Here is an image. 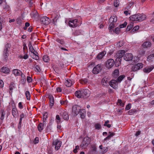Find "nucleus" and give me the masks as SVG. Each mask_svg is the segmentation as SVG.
Returning a JSON list of instances; mask_svg holds the SVG:
<instances>
[{
	"instance_id": "1",
	"label": "nucleus",
	"mask_w": 154,
	"mask_h": 154,
	"mask_svg": "<svg viewBox=\"0 0 154 154\" xmlns=\"http://www.w3.org/2000/svg\"><path fill=\"white\" fill-rule=\"evenodd\" d=\"M146 16L143 14H138L131 16L130 17V20L132 21H142L146 19Z\"/></svg>"
},
{
	"instance_id": "2",
	"label": "nucleus",
	"mask_w": 154,
	"mask_h": 154,
	"mask_svg": "<svg viewBox=\"0 0 154 154\" xmlns=\"http://www.w3.org/2000/svg\"><path fill=\"white\" fill-rule=\"evenodd\" d=\"M11 47V45L10 43H7L5 46V48L3 51V55L4 57L5 60L8 59V58L9 56V53Z\"/></svg>"
},
{
	"instance_id": "3",
	"label": "nucleus",
	"mask_w": 154,
	"mask_h": 154,
	"mask_svg": "<svg viewBox=\"0 0 154 154\" xmlns=\"http://www.w3.org/2000/svg\"><path fill=\"white\" fill-rule=\"evenodd\" d=\"M125 53V51L124 50H122L118 52L116 55V59L115 60V62L118 63V64H119L121 63V61L122 57Z\"/></svg>"
},
{
	"instance_id": "4",
	"label": "nucleus",
	"mask_w": 154,
	"mask_h": 154,
	"mask_svg": "<svg viewBox=\"0 0 154 154\" xmlns=\"http://www.w3.org/2000/svg\"><path fill=\"white\" fill-rule=\"evenodd\" d=\"M28 46L29 50L32 53H33V57H32V58L36 60H38L39 58L38 56V52L37 51H35V49H34L31 42H29L28 45Z\"/></svg>"
},
{
	"instance_id": "5",
	"label": "nucleus",
	"mask_w": 154,
	"mask_h": 154,
	"mask_svg": "<svg viewBox=\"0 0 154 154\" xmlns=\"http://www.w3.org/2000/svg\"><path fill=\"white\" fill-rule=\"evenodd\" d=\"M103 69V67L101 64H98L93 69L92 72L95 74H97L100 72Z\"/></svg>"
},
{
	"instance_id": "6",
	"label": "nucleus",
	"mask_w": 154,
	"mask_h": 154,
	"mask_svg": "<svg viewBox=\"0 0 154 154\" xmlns=\"http://www.w3.org/2000/svg\"><path fill=\"white\" fill-rule=\"evenodd\" d=\"M114 61L112 59H109L106 62V66L108 69L112 68L114 65Z\"/></svg>"
},
{
	"instance_id": "7",
	"label": "nucleus",
	"mask_w": 154,
	"mask_h": 154,
	"mask_svg": "<svg viewBox=\"0 0 154 154\" xmlns=\"http://www.w3.org/2000/svg\"><path fill=\"white\" fill-rule=\"evenodd\" d=\"M62 142L58 139H57L53 141L52 142L53 146H55V149L56 150H58L61 146Z\"/></svg>"
},
{
	"instance_id": "8",
	"label": "nucleus",
	"mask_w": 154,
	"mask_h": 154,
	"mask_svg": "<svg viewBox=\"0 0 154 154\" xmlns=\"http://www.w3.org/2000/svg\"><path fill=\"white\" fill-rule=\"evenodd\" d=\"M40 21L44 25H48L50 23V20L46 16H44L41 18Z\"/></svg>"
},
{
	"instance_id": "9",
	"label": "nucleus",
	"mask_w": 154,
	"mask_h": 154,
	"mask_svg": "<svg viewBox=\"0 0 154 154\" xmlns=\"http://www.w3.org/2000/svg\"><path fill=\"white\" fill-rule=\"evenodd\" d=\"M81 107L78 105H75L72 107V112L76 116L80 112Z\"/></svg>"
},
{
	"instance_id": "10",
	"label": "nucleus",
	"mask_w": 154,
	"mask_h": 154,
	"mask_svg": "<svg viewBox=\"0 0 154 154\" xmlns=\"http://www.w3.org/2000/svg\"><path fill=\"white\" fill-rule=\"evenodd\" d=\"M77 19L70 20L68 24L70 26L72 27H75L79 25Z\"/></svg>"
},
{
	"instance_id": "11",
	"label": "nucleus",
	"mask_w": 154,
	"mask_h": 154,
	"mask_svg": "<svg viewBox=\"0 0 154 154\" xmlns=\"http://www.w3.org/2000/svg\"><path fill=\"white\" fill-rule=\"evenodd\" d=\"M143 67V64L141 63H138L133 66L131 68V71H136L142 68Z\"/></svg>"
},
{
	"instance_id": "12",
	"label": "nucleus",
	"mask_w": 154,
	"mask_h": 154,
	"mask_svg": "<svg viewBox=\"0 0 154 154\" xmlns=\"http://www.w3.org/2000/svg\"><path fill=\"white\" fill-rule=\"evenodd\" d=\"M143 67V64L141 63H138L133 66L131 68V71H136L142 68Z\"/></svg>"
},
{
	"instance_id": "13",
	"label": "nucleus",
	"mask_w": 154,
	"mask_h": 154,
	"mask_svg": "<svg viewBox=\"0 0 154 154\" xmlns=\"http://www.w3.org/2000/svg\"><path fill=\"white\" fill-rule=\"evenodd\" d=\"M109 85L111 87L115 89H116L118 88V82L116 80L112 79L109 82Z\"/></svg>"
},
{
	"instance_id": "14",
	"label": "nucleus",
	"mask_w": 154,
	"mask_h": 154,
	"mask_svg": "<svg viewBox=\"0 0 154 154\" xmlns=\"http://www.w3.org/2000/svg\"><path fill=\"white\" fill-rule=\"evenodd\" d=\"M133 57L132 54L131 53H126L124 56V59L126 61L131 60Z\"/></svg>"
},
{
	"instance_id": "15",
	"label": "nucleus",
	"mask_w": 154,
	"mask_h": 154,
	"mask_svg": "<svg viewBox=\"0 0 154 154\" xmlns=\"http://www.w3.org/2000/svg\"><path fill=\"white\" fill-rule=\"evenodd\" d=\"M60 116H62L63 119L66 120H67L69 119V116L67 112L66 111L62 112L60 113Z\"/></svg>"
},
{
	"instance_id": "16",
	"label": "nucleus",
	"mask_w": 154,
	"mask_h": 154,
	"mask_svg": "<svg viewBox=\"0 0 154 154\" xmlns=\"http://www.w3.org/2000/svg\"><path fill=\"white\" fill-rule=\"evenodd\" d=\"M91 140V138L89 137L87 135L86 137L84 138L83 140L88 146V145L90 143Z\"/></svg>"
},
{
	"instance_id": "17",
	"label": "nucleus",
	"mask_w": 154,
	"mask_h": 154,
	"mask_svg": "<svg viewBox=\"0 0 154 154\" xmlns=\"http://www.w3.org/2000/svg\"><path fill=\"white\" fill-rule=\"evenodd\" d=\"M147 60L150 62L154 63V54H151L148 56Z\"/></svg>"
},
{
	"instance_id": "18",
	"label": "nucleus",
	"mask_w": 154,
	"mask_h": 154,
	"mask_svg": "<svg viewBox=\"0 0 154 154\" xmlns=\"http://www.w3.org/2000/svg\"><path fill=\"white\" fill-rule=\"evenodd\" d=\"M81 91L82 93V98H85L88 97L87 91L86 90L83 89Z\"/></svg>"
},
{
	"instance_id": "19",
	"label": "nucleus",
	"mask_w": 154,
	"mask_h": 154,
	"mask_svg": "<svg viewBox=\"0 0 154 154\" xmlns=\"http://www.w3.org/2000/svg\"><path fill=\"white\" fill-rule=\"evenodd\" d=\"M15 84L13 82L11 83L10 85L9 86V93L11 94H12V91L15 88Z\"/></svg>"
},
{
	"instance_id": "20",
	"label": "nucleus",
	"mask_w": 154,
	"mask_h": 154,
	"mask_svg": "<svg viewBox=\"0 0 154 154\" xmlns=\"http://www.w3.org/2000/svg\"><path fill=\"white\" fill-rule=\"evenodd\" d=\"M49 99L50 102V108H51L54 103V99L52 95L49 96Z\"/></svg>"
},
{
	"instance_id": "21",
	"label": "nucleus",
	"mask_w": 154,
	"mask_h": 154,
	"mask_svg": "<svg viewBox=\"0 0 154 154\" xmlns=\"http://www.w3.org/2000/svg\"><path fill=\"white\" fill-rule=\"evenodd\" d=\"M106 52L103 51L99 53L97 56V59H101L103 58V57L106 54Z\"/></svg>"
},
{
	"instance_id": "22",
	"label": "nucleus",
	"mask_w": 154,
	"mask_h": 154,
	"mask_svg": "<svg viewBox=\"0 0 154 154\" xmlns=\"http://www.w3.org/2000/svg\"><path fill=\"white\" fill-rule=\"evenodd\" d=\"M1 116L0 117V119L1 120L0 121L1 124H2V121L5 118V112L4 111V110H2L1 111Z\"/></svg>"
},
{
	"instance_id": "23",
	"label": "nucleus",
	"mask_w": 154,
	"mask_h": 154,
	"mask_svg": "<svg viewBox=\"0 0 154 154\" xmlns=\"http://www.w3.org/2000/svg\"><path fill=\"white\" fill-rule=\"evenodd\" d=\"M12 114L13 116L14 117H16L18 114V112L17 109L15 107L12 109Z\"/></svg>"
},
{
	"instance_id": "24",
	"label": "nucleus",
	"mask_w": 154,
	"mask_h": 154,
	"mask_svg": "<svg viewBox=\"0 0 154 154\" xmlns=\"http://www.w3.org/2000/svg\"><path fill=\"white\" fill-rule=\"evenodd\" d=\"M1 72L5 73H8L10 72V70L8 68L4 66L1 69Z\"/></svg>"
},
{
	"instance_id": "25",
	"label": "nucleus",
	"mask_w": 154,
	"mask_h": 154,
	"mask_svg": "<svg viewBox=\"0 0 154 154\" xmlns=\"http://www.w3.org/2000/svg\"><path fill=\"white\" fill-rule=\"evenodd\" d=\"M117 20V17L115 16L111 17L109 19V22L110 23L116 22Z\"/></svg>"
},
{
	"instance_id": "26",
	"label": "nucleus",
	"mask_w": 154,
	"mask_h": 154,
	"mask_svg": "<svg viewBox=\"0 0 154 154\" xmlns=\"http://www.w3.org/2000/svg\"><path fill=\"white\" fill-rule=\"evenodd\" d=\"M151 45V43L149 42H145L143 43L142 46L144 48L149 47Z\"/></svg>"
},
{
	"instance_id": "27",
	"label": "nucleus",
	"mask_w": 154,
	"mask_h": 154,
	"mask_svg": "<svg viewBox=\"0 0 154 154\" xmlns=\"http://www.w3.org/2000/svg\"><path fill=\"white\" fill-rule=\"evenodd\" d=\"M153 69V68L150 66L146 67L143 69V71L145 73H149Z\"/></svg>"
},
{
	"instance_id": "28",
	"label": "nucleus",
	"mask_w": 154,
	"mask_h": 154,
	"mask_svg": "<svg viewBox=\"0 0 154 154\" xmlns=\"http://www.w3.org/2000/svg\"><path fill=\"white\" fill-rule=\"evenodd\" d=\"M21 82L22 84H24L26 82V76L23 73L21 74Z\"/></svg>"
},
{
	"instance_id": "29",
	"label": "nucleus",
	"mask_w": 154,
	"mask_h": 154,
	"mask_svg": "<svg viewBox=\"0 0 154 154\" xmlns=\"http://www.w3.org/2000/svg\"><path fill=\"white\" fill-rule=\"evenodd\" d=\"M99 148L102 150V152L103 154L106 153L108 151V148L105 147H103L102 145L99 146Z\"/></svg>"
},
{
	"instance_id": "30",
	"label": "nucleus",
	"mask_w": 154,
	"mask_h": 154,
	"mask_svg": "<svg viewBox=\"0 0 154 154\" xmlns=\"http://www.w3.org/2000/svg\"><path fill=\"white\" fill-rule=\"evenodd\" d=\"M65 85L68 87H70L72 85V82L70 79L66 80L65 82Z\"/></svg>"
},
{
	"instance_id": "31",
	"label": "nucleus",
	"mask_w": 154,
	"mask_h": 154,
	"mask_svg": "<svg viewBox=\"0 0 154 154\" xmlns=\"http://www.w3.org/2000/svg\"><path fill=\"white\" fill-rule=\"evenodd\" d=\"M14 74L16 75H20L22 73L21 71L17 69H14L13 70Z\"/></svg>"
},
{
	"instance_id": "32",
	"label": "nucleus",
	"mask_w": 154,
	"mask_h": 154,
	"mask_svg": "<svg viewBox=\"0 0 154 154\" xmlns=\"http://www.w3.org/2000/svg\"><path fill=\"white\" fill-rule=\"evenodd\" d=\"M81 118L84 119L85 117V115L86 114V112L84 109H81L79 112Z\"/></svg>"
},
{
	"instance_id": "33",
	"label": "nucleus",
	"mask_w": 154,
	"mask_h": 154,
	"mask_svg": "<svg viewBox=\"0 0 154 154\" xmlns=\"http://www.w3.org/2000/svg\"><path fill=\"white\" fill-rule=\"evenodd\" d=\"M125 77V75H121L117 78L116 81L118 83H120Z\"/></svg>"
},
{
	"instance_id": "34",
	"label": "nucleus",
	"mask_w": 154,
	"mask_h": 154,
	"mask_svg": "<svg viewBox=\"0 0 154 154\" xmlns=\"http://www.w3.org/2000/svg\"><path fill=\"white\" fill-rule=\"evenodd\" d=\"M75 95L77 97L80 98H82L81 91H76L75 93Z\"/></svg>"
},
{
	"instance_id": "35",
	"label": "nucleus",
	"mask_w": 154,
	"mask_h": 154,
	"mask_svg": "<svg viewBox=\"0 0 154 154\" xmlns=\"http://www.w3.org/2000/svg\"><path fill=\"white\" fill-rule=\"evenodd\" d=\"M119 70L118 69H116L113 72V75L114 77L116 78L119 76Z\"/></svg>"
},
{
	"instance_id": "36",
	"label": "nucleus",
	"mask_w": 154,
	"mask_h": 154,
	"mask_svg": "<svg viewBox=\"0 0 154 154\" xmlns=\"http://www.w3.org/2000/svg\"><path fill=\"white\" fill-rule=\"evenodd\" d=\"M133 26L134 23H131L128 26L126 29V31H130L133 27Z\"/></svg>"
},
{
	"instance_id": "37",
	"label": "nucleus",
	"mask_w": 154,
	"mask_h": 154,
	"mask_svg": "<svg viewBox=\"0 0 154 154\" xmlns=\"http://www.w3.org/2000/svg\"><path fill=\"white\" fill-rule=\"evenodd\" d=\"M44 126L42 125V123H40L38 126V131L41 132L44 129Z\"/></svg>"
},
{
	"instance_id": "38",
	"label": "nucleus",
	"mask_w": 154,
	"mask_h": 154,
	"mask_svg": "<svg viewBox=\"0 0 154 154\" xmlns=\"http://www.w3.org/2000/svg\"><path fill=\"white\" fill-rule=\"evenodd\" d=\"M43 60L45 62H48L49 61V58L48 55H45L43 57Z\"/></svg>"
},
{
	"instance_id": "39",
	"label": "nucleus",
	"mask_w": 154,
	"mask_h": 154,
	"mask_svg": "<svg viewBox=\"0 0 154 154\" xmlns=\"http://www.w3.org/2000/svg\"><path fill=\"white\" fill-rule=\"evenodd\" d=\"M114 26L115 24L114 23H110L109 27V31L112 32V30H113V29L114 27Z\"/></svg>"
},
{
	"instance_id": "40",
	"label": "nucleus",
	"mask_w": 154,
	"mask_h": 154,
	"mask_svg": "<svg viewBox=\"0 0 154 154\" xmlns=\"http://www.w3.org/2000/svg\"><path fill=\"white\" fill-rule=\"evenodd\" d=\"M25 95L27 100H30V96L29 91H26V92Z\"/></svg>"
},
{
	"instance_id": "41",
	"label": "nucleus",
	"mask_w": 154,
	"mask_h": 154,
	"mask_svg": "<svg viewBox=\"0 0 154 154\" xmlns=\"http://www.w3.org/2000/svg\"><path fill=\"white\" fill-rule=\"evenodd\" d=\"M108 81H107V80L106 79H105L104 78L101 81V84L103 85H104V86L106 85V84H107V83H108Z\"/></svg>"
},
{
	"instance_id": "42",
	"label": "nucleus",
	"mask_w": 154,
	"mask_h": 154,
	"mask_svg": "<svg viewBox=\"0 0 154 154\" xmlns=\"http://www.w3.org/2000/svg\"><path fill=\"white\" fill-rule=\"evenodd\" d=\"M117 104L118 105H119L122 107H123L125 105V104L122 102V100L121 99H118Z\"/></svg>"
},
{
	"instance_id": "43",
	"label": "nucleus",
	"mask_w": 154,
	"mask_h": 154,
	"mask_svg": "<svg viewBox=\"0 0 154 154\" xmlns=\"http://www.w3.org/2000/svg\"><path fill=\"white\" fill-rule=\"evenodd\" d=\"M109 122V120H107L105 122V123L103 124V126H106L108 128H110L111 127V125L109 124H108Z\"/></svg>"
},
{
	"instance_id": "44",
	"label": "nucleus",
	"mask_w": 154,
	"mask_h": 154,
	"mask_svg": "<svg viewBox=\"0 0 154 154\" xmlns=\"http://www.w3.org/2000/svg\"><path fill=\"white\" fill-rule=\"evenodd\" d=\"M94 127L95 129L99 130L101 128V126L100 124L97 123L94 125Z\"/></svg>"
},
{
	"instance_id": "45",
	"label": "nucleus",
	"mask_w": 154,
	"mask_h": 154,
	"mask_svg": "<svg viewBox=\"0 0 154 154\" xmlns=\"http://www.w3.org/2000/svg\"><path fill=\"white\" fill-rule=\"evenodd\" d=\"M56 122L57 125H59V123L60 122L61 119L60 118V116L59 115H57L56 116Z\"/></svg>"
},
{
	"instance_id": "46",
	"label": "nucleus",
	"mask_w": 154,
	"mask_h": 154,
	"mask_svg": "<svg viewBox=\"0 0 154 154\" xmlns=\"http://www.w3.org/2000/svg\"><path fill=\"white\" fill-rule=\"evenodd\" d=\"M56 41L59 43L61 45H63L64 44V42L63 39H60L59 38H57L56 39Z\"/></svg>"
},
{
	"instance_id": "47",
	"label": "nucleus",
	"mask_w": 154,
	"mask_h": 154,
	"mask_svg": "<svg viewBox=\"0 0 154 154\" xmlns=\"http://www.w3.org/2000/svg\"><path fill=\"white\" fill-rule=\"evenodd\" d=\"M119 2L118 0H116L114 1L113 5L115 7H117L119 5Z\"/></svg>"
},
{
	"instance_id": "48",
	"label": "nucleus",
	"mask_w": 154,
	"mask_h": 154,
	"mask_svg": "<svg viewBox=\"0 0 154 154\" xmlns=\"http://www.w3.org/2000/svg\"><path fill=\"white\" fill-rule=\"evenodd\" d=\"M34 70L37 72H40L41 70L39 67L38 65H36L35 66L34 69Z\"/></svg>"
},
{
	"instance_id": "49",
	"label": "nucleus",
	"mask_w": 154,
	"mask_h": 154,
	"mask_svg": "<svg viewBox=\"0 0 154 154\" xmlns=\"http://www.w3.org/2000/svg\"><path fill=\"white\" fill-rule=\"evenodd\" d=\"M80 83L82 84H86L88 82V80L87 79H82L80 80Z\"/></svg>"
},
{
	"instance_id": "50",
	"label": "nucleus",
	"mask_w": 154,
	"mask_h": 154,
	"mask_svg": "<svg viewBox=\"0 0 154 154\" xmlns=\"http://www.w3.org/2000/svg\"><path fill=\"white\" fill-rule=\"evenodd\" d=\"M123 44L124 43L123 41H120L117 43L116 46L118 47H121L123 45Z\"/></svg>"
},
{
	"instance_id": "51",
	"label": "nucleus",
	"mask_w": 154,
	"mask_h": 154,
	"mask_svg": "<svg viewBox=\"0 0 154 154\" xmlns=\"http://www.w3.org/2000/svg\"><path fill=\"white\" fill-rule=\"evenodd\" d=\"M33 17L34 18L37 17L38 16V13L37 11H35L33 13Z\"/></svg>"
},
{
	"instance_id": "52",
	"label": "nucleus",
	"mask_w": 154,
	"mask_h": 154,
	"mask_svg": "<svg viewBox=\"0 0 154 154\" xmlns=\"http://www.w3.org/2000/svg\"><path fill=\"white\" fill-rule=\"evenodd\" d=\"M139 29V26H134L133 29H132L131 31L134 32L136 31H137L138 29Z\"/></svg>"
},
{
	"instance_id": "53",
	"label": "nucleus",
	"mask_w": 154,
	"mask_h": 154,
	"mask_svg": "<svg viewBox=\"0 0 154 154\" xmlns=\"http://www.w3.org/2000/svg\"><path fill=\"white\" fill-rule=\"evenodd\" d=\"M80 146L81 148H83L84 146L85 148L87 147V146L86 145L85 143L83 142V140L82 141L80 145Z\"/></svg>"
},
{
	"instance_id": "54",
	"label": "nucleus",
	"mask_w": 154,
	"mask_h": 154,
	"mask_svg": "<svg viewBox=\"0 0 154 154\" xmlns=\"http://www.w3.org/2000/svg\"><path fill=\"white\" fill-rule=\"evenodd\" d=\"M127 24V22H125L123 24H121L120 25V28H123L125 27Z\"/></svg>"
},
{
	"instance_id": "55",
	"label": "nucleus",
	"mask_w": 154,
	"mask_h": 154,
	"mask_svg": "<svg viewBox=\"0 0 154 154\" xmlns=\"http://www.w3.org/2000/svg\"><path fill=\"white\" fill-rule=\"evenodd\" d=\"M39 141V140L38 137H36L34 140V144H36L38 143Z\"/></svg>"
},
{
	"instance_id": "56",
	"label": "nucleus",
	"mask_w": 154,
	"mask_h": 154,
	"mask_svg": "<svg viewBox=\"0 0 154 154\" xmlns=\"http://www.w3.org/2000/svg\"><path fill=\"white\" fill-rule=\"evenodd\" d=\"M26 79L27 82L29 83L31 82L32 80L31 77L29 76H27Z\"/></svg>"
},
{
	"instance_id": "57",
	"label": "nucleus",
	"mask_w": 154,
	"mask_h": 154,
	"mask_svg": "<svg viewBox=\"0 0 154 154\" xmlns=\"http://www.w3.org/2000/svg\"><path fill=\"white\" fill-rule=\"evenodd\" d=\"M131 104H128L127 105H126L125 107V109L126 110H128L130 109L131 108Z\"/></svg>"
},
{
	"instance_id": "58",
	"label": "nucleus",
	"mask_w": 154,
	"mask_h": 154,
	"mask_svg": "<svg viewBox=\"0 0 154 154\" xmlns=\"http://www.w3.org/2000/svg\"><path fill=\"white\" fill-rule=\"evenodd\" d=\"M52 128L51 127V124L50 123H48L47 127V130H51Z\"/></svg>"
},
{
	"instance_id": "59",
	"label": "nucleus",
	"mask_w": 154,
	"mask_h": 154,
	"mask_svg": "<svg viewBox=\"0 0 154 154\" xmlns=\"http://www.w3.org/2000/svg\"><path fill=\"white\" fill-rule=\"evenodd\" d=\"M79 146L78 145L76 146L75 147V149L73 150V152L75 153H76L77 152V149H79Z\"/></svg>"
},
{
	"instance_id": "60",
	"label": "nucleus",
	"mask_w": 154,
	"mask_h": 154,
	"mask_svg": "<svg viewBox=\"0 0 154 154\" xmlns=\"http://www.w3.org/2000/svg\"><path fill=\"white\" fill-rule=\"evenodd\" d=\"M24 116L25 115L23 113H22L20 115V121H22L23 118L24 117Z\"/></svg>"
},
{
	"instance_id": "61",
	"label": "nucleus",
	"mask_w": 154,
	"mask_h": 154,
	"mask_svg": "<svg viewBox=\"0 0 154 154\" xmlns=\"http://www.w3.org/2000/svg\"><path fill=\"white\" fill-rule=\"evenodd\" d=\"M134 112L135 111L132 109L130 110L128 112V114L130 115H131L133 114Z\"/></svg>"
},
{
	"instance_id": "62",
	"label": "nucleus",
	"mask_w": 154,
	"mask_h": 154,
	"mask_svg": "<svg viewBox=\"0 0 154 154\" xmlns=\"http://www.w3.org/2000/svg\"><path fill=\"white\" fill-rule=\"evenodd\" d=\"M92 148L93 151H96V147L95 145H93L92 146Z\"/></svg>"
},
{
	"instance_id": "63",
	"label": "nucleus",
	"mask_w": 154,
	"mask_h": 154,
	"mask_svg": "<svg viewBox=\"0 0 154 154\" xmlns=\"http://www.w3.org/2000/svg\"><path fill=\"white\" fill-rule=\"evenodd\" d=\"M18 107L21 109L23 108V106L22 104V103L20 102L18 103Z\"/></svg>"
},
{
	"instance_id": "64",
	"label": "nucleus",
	"mask_w": 154,
	"mask_h": 154,
	"mask_svg": "<svg viewBox=\"0 0 154 154\" xmlns=\"http://www.w3.org/2000/svg\"><path fill=\"white\" fill-rule=\"evenodd\" d=\"M119 29L120 28H119V27H117L116 28L115 30V32L116 33L118 34L119 33Z\"/></svg>"
}]
</instances>
